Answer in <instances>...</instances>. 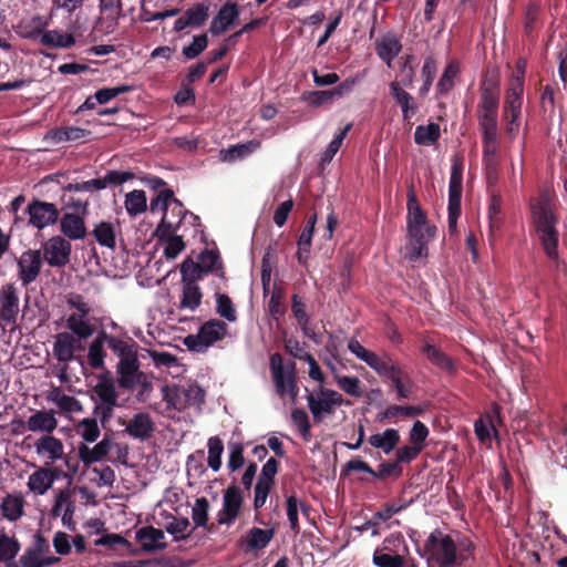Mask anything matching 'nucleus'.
<instances>
[{"instance_id": "37", "label": "nucleus", "mask_w": 567, "mask_h": 567, "mask_svg": "<svg viewBox=\"0 0 567 567\" xmlns=\"http://www.w3.org/2000/svg\"><path fill=\"white\" fill-rule=\"evenodd\" d=\"M66 328L79 338H90L95 332L94 326L85 317L72 313L66 319Z\"/></svg>"}, {"instance_id": "33", "label": "nucleus", "mask_w": 567, "mask_h": 567, "mask_svg": "<svg viewBox=\"0 0 567 567\" xmlns=\"http://www.w3.org/2000/svg\"><path fill=\"white\" fill-rule=\"evenodd\" d=\"M168 518L169 522H167L164 527L167 533L174 535V540H186L194 533L195 527H190V522L187 517L177 518L169 515Z\"/></svg>"}, {"instance_id": "51", "label": "nucleus", "mask_w": 567, "mask_h": 567, "mask_svg": "<svg viewBox=\"0 0 567 567\" xmlns=\"http://www.w3.org/2000/svg\"><path fill=\"white\" fill-rule=\"evenodd\" d=\"M163 400L166 402L168 408L177 411L186 409V404L183 400V386L178 385H165L162 388Z\"/></svg>"}, {"instance_id": "16", "label": "nucleus", "mask_w": 567, "mask_h": 567, "mask_svg": "<svg viewBox=\"0 0 567 567\" xmlns=\"http://www.w3.org/2000/svg\"><path fill=\"white\" fill-rule=\"evenodd\" d=\"M135 538L145 553L164 550L167 547L166 543L162 542L165 538L164 532L151 525L137 529Z\"/></svg>"}, {"instance_id": "9", "label": "nucleus", "mask_w": 567, "mask_h": 567, "mask_svg": "<svg viewBox=\"0 0 567 567\" xmlns=\"http://www.w3.org/2000/svg\"><path fill=\"white\" fill-rule=\"evenodd\" d=\"M42 252L37 249H28L22 252L17 261L18 277L23 287L32 284L41 272L42 269Z\"/></svg>"}, {"instance_id": "64", "label": "nucleus", "mask_w": 567, "mask_h": 567, "mask_svg": "<svg viewBox=\"0 0 567 567\" xmlns=\"http://www.w3.org/2000/svg\"><path fill=\"white\" fill-rule=\"evenodd\" d=\"M278 470L279 462L275 457L268 458V461L261 467V472L257 482L269 486H274L275 476L278 473Z\"/></svg>"}, {"instance_id": "53", "label": "nucleus", "mask_w": 567, "mask_h": 567, "mask_svg": "<svg viewBox=\"0 0 567 567\" xmlns=\"http://www.w3.org/2000/svg\"><path fill=\"white\" fill-rule=\"evenodd\" d=\"M375 550H382L383 553L391 554H409V547L401 533H394L385 537L381 548Z\"/></svg>"}, {"instance_id": "17", "label": "nucleus", "mask_w": 567, "mask_h": 567, "mask_svg": "<svg viewBox=\"0 0 567 567\" xmlns=\"http://www.w3.org/2000/svg\"><path fill=\"white\" fill-rule=\"evenodd\" d=\"M239 10L236 3L226 2L217 12L210 22L209 31L214 35H219L227 31L238 19Z\"/></svg>"}, {"instance_id": "19", "label": "nucleus", "mask_w": 567, "mask_h": 567, "mask_svg": "<svg viewBox=\"0 0 567 567\" xmlns=\"http://www.w3.org/2000/svg\"><path fill=\"white\" fill-rule=\"evenodd\" d=\"M401 50L402 44L399 38L393 33L384 34L375 42V52L378 56L385 62L389 68L392 66V61Z\"/></svg>"}, {"instance_id": "49", "label": "nucleus", "mask_w": 567, "mask_h": 567, "mask_svg": "<svg viewBox=\"0 0 567 567\" xmlns=\"http://www.w3.org/2000/svg\"><path fill=\"white\" fill-rule=\"evenodd\" d=\"M1 511L6 518L11 522L19 519L23 515V501L22 498L13 495H8L2 504Z\"/></svg>"}, {"instance_id": "38", "label": "nucleus", "mask_w": 567, "mask_h": 567, "mask_svg": "<svg viewBox=\"0 0 567 567\" xmlns=\"http://www.w3.org/2000/svg\"><path fill=\"white\" fill-rule=\"evenodd\" d=\"M40 43L47 47L66 49L75 43V39L70 33L50 30L41 34Z\"/></svg>"}, {"instance_id": "12", "label": "nucleus", "mask_w": 567, "mask_h": 567, "mask_svg": "<svg viewBox=\"0 0 567 567\" xmlns=\"http://www.w3.org/2000/svg\"><path fill=\"white\" fill-rule=\"evenodd\" d=\"M91 135L90 130L66 125L49 130L43 136V142L50 146H55L64 142H85L90 140Z\"/></svg>"}, {"instance_id": "5", "label": "nucleus", "mask_w": 567, "mask_h": 567, "mask_svg": "<svg viewBox=\"0 0 567 567\" xmlns=\"http://www.w3.org/2000/svg\"><path fill=\"white\" fill-rule=\"evenodd\" d=\"M269 365L276 388V393L280 398L288 395L295 403L299 393V386L295 374V363H291V370L286 373L281 354L275 352L270 355Z\"/></svg>"}, {"instance_id": "32", "label": "nucleus", "mask_w": 567, "mask_h": 567, "mask_svg": "<svg viewBox=\"0 0 567 567\" xmlns=\"http://www.w3.org/2000/svg\"><path fill=\"white\" fill-rule=\"evenodd\" d=\"M182 297L179 300V309H188L195 311L202 305L203 291L198 285L182 282Z\"/></svg>"}, {"instance_id": "55", "label": "nucleus", "mask_w": 567, "mask_h": 567, "mask_svg": "<svg viewBox=\"0 0 567 567\" xmlns=\"http://www.w3.org/2000/svg\"><path fill=\"white\" fill-rule=\"evenodd\" d=\"M348 349L358 359L365 362L371 369L375 365L379 360V355L375 352L367 350L357 339L352 338L348 342Z\"/></svg>"}, {"instance_id": "35", "label": "nucleus", "mask_w": 567, "mask_h": 567, "mask_svg": "<svg viewBox=\"0 0 567 567\" xmlns=\"http://www.w3.org/2000/svg\"><path fill=\"white\" fill-rule=\"evenodd\" d=\"M523 79L524 70L518 65L517 71L513 74L507 92L506 104L507 106H520L523 103Z\"/></svg>"}, {"instance_id": "50", "label": "nucleus", "mask_w": 567, "mask_h": 567, "mask_svg": "<svg viewBox=\"0 0 567 567\" xmlns=\"http://www.w3.org/2000/svg\"><path fill=\"white\" fill-rule=\"evenodd\" d=\"M131 380H132V386L123 388V389L127 390V391H132V390H134V388L136 385H140V391H138L136 398L138 401H145L146 398L150 395V393L153 390V383H152L151 379L148 378V375L145 372L141 371V369H140V370H137L136 373H133V375L131 377Z\"/></svg>"}, {"instance_id": "58", "label": "nucleus", "mask_w": 567, "mask_h": 567, "mask_svg": "<svg viewBox=\"0 0 567 567\" xmlns=\"http://www.w3.org/2000/svg\"><path fill=\"white\" fill-rule=\"evenodd\" d=\"M106 353L100 340H93L89 346L87 362L94 370L104 368Z\"/></svg>"}, {"instance_id": "20", "label": "nucleus", "mask_w": 567, "mask_h": 567, "mask_svg": "<svg viewBox=\"0 0 567 567\" xmlns=\"http://www.w3.org/2000/svg\"><path fill=\"white\" fill-rule=\"evenodd\" d=\"M60 230L71 240L83 239L86 236L84 218L78 214L65 213L60 219Z\"/></svg>"}, {"instance_id": "48", "label": "nucleus", "mask_w": 567, "mask_h": 567, "mask_svg": "<svg viewBox=\"0 0 567 567\" xmlns=\"http://www.w3.org/2000/svg\"><path fill=\"white\" fill-rule=\"evenodd\" d=\"M208 446V466L218 472L221 467V455L224 452V443L218 436H212L207 442Z\"/></svg>"}, {"instance_id": "18", "label": "nucleus", "mask_w": 567, "mask_h": 567, "mask_svg": "<svg viewBox=\"0 0 567 567\" xmlns=\"http://www.w3.org/2000/svg\"><path fill=\"white\" fill-rule=\"evenodd\" d=\"M154 423L150 414L145 412L136 413L127 423L125 431L134 439L146 441L154 432Z\"/></svg>"}, {"instance_id": "52", "label": "nucleus", "mask_w": 567, "mask_h": 567, "mask_svg": "<svg viewBox=\"0 0 567 567\" xmlns=\"http://www.w3.org/2000/svg\"><path fill=\"white\" fill-rule=\"evenodd\" d=\"M502 212V198L499 195H493L488 207V220H489V239H492L502 226V219L499 217Z\"/></svg>"}, {"instance_id": "44", "label": "nucleus", "mask_w": 567, "mask_h": 567, "mask_svg": "<svg viewBox=\"0 0 567 567\" xmlns=\"http://www.w3.org/2000/svg\"><path fill=\"white\" fill-rule=\"evenodd\" d=\"M440 138V125L430 123L427 125H419L414 132V141L417 145L430 146Z\"/></svg>"}, {"instance_id": "42", "label": "nucleus", "mask_w": 567, "mask_h": 567, "mask_svg": "<svg viewBox=\"0 0 567 567\" xmlns=\"http://www.w3.org/2000/svg\"><path fill=\"white\" fill-rule=\"evenodd\" d=\"M125 209L130 216H136L147 209L146 194L142 189H134L125 196Z\"/></svg>"}, {"instance_id": "15", "label": "nucleus", "mask_w": 567, "mask_h": 567, "mask_svg": "<svg viewBox=\"0 0 567 567\" xmlns=\"http://www.w3.org/2000/svg\"><path fill=\"white\" fill-rule=\"evenodd\" d=\"M34 447L38 455L48 458L45 465L54 464L64 457V445L60 439L53 435H42L34 443Z\"/></svg>"}, {"instance_id": "23", "label": "nucleus", "mask_w": 567, "mask_h": 567, "mask_svg": "<svg viewBox=\"0 0 567 567\" xmlns=\"http://www.w3.org/2000/svg\"><path fill=\"white\" fill-rule=\"evenodd\" d=\"M25 426L31 432H45L50 435L58 427V420L53 411L39 410L28 417Z\"/></svg>"}, {"instance_id": "60", "label": "nucleus", "mask_w": 567, "mask_h": 567, "mask_svg": "<svg viewBox=\"0 0 567 567\" xmlns=\"http://www.w3.org/2000/svg\"><path fill=\"white\" fill-rule=\"evenodd\" d=\"M183 215L179 216V219L177 221H173L168 219L167 214H164L162 217L161 223L155 229L154 235L158 238L159 241H165L169 237L175 236V231L179 227Z\"/></svg>"}, {"instance_id": "54", "label": "nucleus", "mask_w": 567, "mask_h": 567, "mask_svg": "<svg viewBox=\"0 0 567 567\" xmlns=\"http://www.w3.org/2000/svg\"><path fill=\"white\" fill-rule=\"evenodd\" d=\"M402 474V466L395 460H389L379 464L372 476L378 481H385L389 477L399 478Z\"/></svg>"}, {"instance_id": "45", "label": "nucleus", "mask_w": 567, "mask_h": 567, "mask_svg": "<svg viewBox=\"0 0 567 567\" xmlns=\"http://www.w3.org/2000/svg\"><path fill=\"white\" fill-rule=\"evenodd\" d=\"M216 312L229 322L237 320V312L230 297L226 293L219 292L217 287L215 291Z\"/></svg>"}, {"instance_id": "26", "label": "nucleus", "mask_w": 567, "mask_h": 567, "mask_svg": "<svg viewBox=\"0 0 567 567\" xmlns=\"http://www.w3.org/2000/svg\"><path fill=\"white\" fill-rule=\"evenodd\" d=\"M276 534V528L271 527L262 529L259 527L250 528L244 539L247 550H261L266 548L272 540Z\"/></svg>"}, {"instance_id": "46", "label": "nucleus", "mask_w": 567, "mask_h": 567, "mask_svg": "<svg viewBox=\"0 0 567 567\" xmlns=\"http://www.w3.org/2000/svg\"><path fill=\"white\" fill-rule=\"evenodd\" d=\"M460 74V65L457 62L452 61L445 68L439 83H437V92L440 94H445L450 90L453 89L455 83L457 82Z\"/></svg>"}, {"instance_id": "4", "label": "nucleus", "mask_w": 567, "mask_h": 567, "mask_svg": "<svg viewBox=\"0 0 567 567\" xmlns=\"http://www.w3.org/2000/svg\"><path fill=\"white\" fill-rule=\"evenodd\" d=\"M228 333V326L219 319H209L204 322L196 334H188L184 344L189 351L204 353L217 341L223 340Z\"/></svg>"}, {"instance_id": "22", "label": "nucleus", "mask_w": 567, "mask_h": 567, "mask_svg": "<svg viewBox=\"0 0 567 567\" xmlns=\"http://www.w3.org/2000/svg\"><path fill=\"white\" fill-rule=\"evenodd\" d=\"M169 202L174 203V207L172 209L173 215L176 216H185L188 212L184 209L183 204L181 200L174 197V192L168 188H163L157 193L155 198L151 200L150 209L152 213H155L157 210L163 212L164 214H167Z\"/></svg>"}, {"instance_id": "57", "label": "nucleus", "mask_w": 567, "mask_h": 567, "mask_svg": "<svg viewBox=\"0 0 567 567\" xmlns=\"http://www.w3.org/2000/svg\"><path fill=\"white\" fill-rule=\"evenodd\" d=\"M336 382L342 391L351 396L360 398L363 394L361 381L357 377L336 375Z\"/></svg>"}, {"instance_id": "14", "label": "nucleus", "mask_w": 567, "mask_h": 567, "mask_svg": "<svg viewBox=\"0 0 567 567\" xmlns=\"http://www.w3.org/2000/svg\"><path fill=\"white\" fill-rule=\"evenodd\" d=\"M73 334L68 331L60 332L55 336L53 355L60 363H63L60 373V379L62 381H66L68 363L79 359L76 355H73Z\"/></svg>"}, {"instance_id": "24", "label": "nucleus", "mask_w": 567, "mask_h": 567, "mask_svg": "<svg viewBox=\"0 0 567 567\" xmlns=\"http://www.w3.org/2000/svg\"><path fill=\"white\" fill-rule=\"evenodd\" d=\"M47 400L64 413H79L83 410L82 403L76 398L65 394L59 386H52L48 392Z\"/></svg>"}, {"instance_id": "56", "label": "nucleus", "mask_w": 567, "mask_h": 567, "mask_svg": "<svg viewBox=\"0 0 567 567\" xmlns=\"http://www.w3.org/2000/svg\"><path fill=\"white\" fill-rule=\"evenodd\" d=\"M228 462L227 467L229 472H236L245 465L244 444L240 442H230L228 444Z\"/></svg>"}, {"instance_id": "2", "label": "nucleus", "mask_w": 567, "mask_h": 567, "mask_svg": "<svg viewBox=\"0 0 567 567\" xmlns=\"http://www.w3.org/2000/svg\"><path fill=\"white\" fill-rule=\"evenodd\" d=\"M417 553L426 559L427 567L454 566L457 560V547L454 539L440 528H435L429 535Z\"/></svg>"}, {"instance_id": "27", "label": "nucleus", "mask_w": 567, "mask_h": 567, "mask_svg": "<svg viewBox=\"0 0 567 567\" xmlns=\"http://www.w3.org/2000/svg\"><path fill=\"white\" fill-rule=\"evenodd\" d=\"M308 392L307 402L308 408L312 414L313 421L320 423L323 421L324 415H330L334 413V408L330 404L329 399L324 395L317 394V390L315 392Z\"/></svg>"}, {"instance_id": "47", "label": "nucleus", "mask_w": 567, "mask_h": 567, "mask_svg": "<svg viewBox=\"0 0 567 567\" xmlns=\"http://www.w3.org/2000/svg\"><path fill=\"white\" fill-rule=\"evenodd\" d=\"M76 433L87 443L95 442L100 434V427L95 417H85L81 420L76 427Z\"/></svg>"}, {"instance_id": "30", "label": "nucleus", "mask_w": 567, "mask_h": 567, "mask_svg": "<svg viewBox=\"0 0 567 567\" xmlns=\"http://www.w3.org/2000/svg\"><path fill=\"white\" fill-rule=\"evenodd\" d=\"M209 508L210 504L206 497L196 498L195 504L192 508V519L195 528L203 527L205 530L209 533L216 530V525L213 523H208Z\"/></svg>"}, {"instance_id": "25", "label": "nucleus", "mask_w": 567, "mask_h": 567, "mask_svg": "<svg viewBox=\"0 0 567 567\" xmlns=\"http://www.w3.org/2000/svg\"><path fill=\"white\" fill-rule=\"evenodd\" d=\"M372 561L377 567H419L409 554H391L382 550H374Z\"/></svg>"}, {"instance_id": "36", "label": "nucleus", "mask_w": 567, "mask_h": 567, "mask_svg": "<svg viewBox=\"0 0 567 567\" xmlns=\"http://www.w3.org/2000/svg\"><path fill=\"white\" fill-rule=\"evenodd\" d=\"M92 235L99 245L106 248H115L116 246V228L110 221H100L92 230Z\"/></svg>"}, {"instance_id": "7", "label": "nucleus", "mask_w": 567, "mask_h": 567, "mask_svg": "<svg viewBox=\"0 0 567 567\" xmlns=\"http://www.w3.org/2000/svg\"><path fill=\"white\" fill-rule=\"evenodd\" d=\"M43 259L51 267L61 268L70 261L72 246L62 236H53L42 244Z\"/></svg>"}, {"instance_id": "31", "label": "nucleus", "mask_w": 567, "mask_h": 567, "mask_svg": "<svg viewBox=\"0 0 567 567\" xmlns=\"http://www.w3.org/2000/svg\"><path fill=\"white\" fill-rule=\"evenodd\" d=\"M421 351L426 355L427 360L437 368L449 373L455 371L453 360L436 346L426 342L422 346Z\"/></svg>"}, {"instance_id": "3", "label": "nucleus", "mask_w": 567, "mask_h": 567, "mask_svg": "<svg viewBox=\"0 0 567 567\" xmlns=\"http://www.w3.org/2000/svg\"><path fill=\"white\" fill-rule=\"evenodd\" d=\"M138 343L131 337L121 338L113 346L112 352L118 358L116 363L117 384L120 388H131L133 373L141 368L138 360Z\"/></svg>"}, {"instance_id": "40", "label": "nucleus", "mask_w": 567, "mask_h": 567, "mask_svg": "<svg viewBox=\"0 0 567 567\" xmlns=\"http://www.w3.org/2000/svg\"><path fill=\"white\" fill-rule=\"evenodd\" d=\"M49 467H39L35 470L30 476L28 481V487L31 492L43 495L45 494L51 487L52 484L50 482L49 477Z\"/></svg>"}, {"instance_id": "28", "label": "nucleus", "mask_w": 567, "mask_h": 567, "mask_svg": "<svg viewBox=\"0 0 567 567\" xmlns=\"http://www.w3.org/2000/svg\"><path fill=\"white\" fill-rule=\"evenodd\" d=\"M179 272L182 282L198 285V281L203 280L204 277L209 274V267L199 265L198 261H194L190 257H187L179 265Z\"/></svg>"}, {"instance_id": "29", "label": "nucleus", "mask_w": 567, "mask_h": 567, "mask_svg": "<svg viewBox=\"0 0 567 567\" xmlns=\"http://www.w3.org/2000/svg\"><path fill=\"white\" fill-rule=\"evenodd\" d=\"M400 433L395 429H386L383 433L373 434L368 439L369 444L390 454L400 443Z\"/></svg>"}, {"instance_id": "13", "label": "nucleus", "mask_w": 567, "mask_h": 567, "mask_svg": "<svg viewBox=\"0 0 567 567\" xmlns=\"http://www.w3.org/2000/svg\"><path fill=\"white\" fill-rule=\"evenodd\" d=\"M406 208H408V215H406L408 229L415 228V227H425L427 237L435 238L437 228L434 225H430L427 223L426 214L421 208L412 186L410 187V189L408 192Z\"/></svg>"}, {"instance_id": "21", "label": "nucleus", "mask_w": 567, "mask_h": 567, "mask_svg": "<svg viewBox=\"0 0 567 567\" xmlns=\"http://www.w3.org/2000/svg\"><path fill=\"white\" fill-rule=\"evenodd\" d=\"M112 440L104 437L94 447H89L86 444L81 443L78 447L79 458L85 466L102 461L112 449Z\"/></svg>"}, {"instance_id": "59", "label": "nucleus", "mask_w": 567, "mask_h": 567, "mask_svg": "<svg viewBox=\"0 0 567 567\" xmlns=\"http://www.w3.org/2000/svg\"><path fill=\"white\" fill-rule=\"evenodd\" d=\"M291 420L293 424L298 427L302 439L307 442L310 441L311 424L307 412L302 409H295L291 412Z\"/></svg>"}, {"instance_id": "63", "label": "nucleus", "mask_w": 567, "mask_h": 567, "mask_svg": "<svg viewBox=\"0 0 567 567\" xmlns=\"http://www.w3.org/2000/svg\"><path fill=\"white\" fill-rule=\"evenodd\" d=\"M429 434L427 426L421 421H415L409 433V442L423 450Z\"/></svg>"}, {"instance_id": "61", "label": "nucleus", "mask_w": 567, "mask_h": 567, "mask_svg": "<svg viewBox=\"0 0 567 567\" xmlns=\"http://www.w3.org/2000/svg\"><path fill=\"white\" fill-rule=\"evenodd\" d=\"M183 400L186 408L194 405L199 406L205 402V391L197 384L183 386Z\"/></svg>"}, {"instance_id": "10", "label": "nucleus", "mask_w": 567, "mask_h": 567, "mask_svg": "<svg viewBox=\"0 0 567 567\" xmlns=\"http://www.w3.org/2000/svg\"><path fill=\"white\" fill-rule=\"evenodd\" d=\"M463 163L460 158H455L451 167V176L449 184V216H461V198L463 190Z\"/></svg>"}, {"instance_id": "41", "label": "nucleus", "mask_w": 567, "mask_h": 567, "mask_svg": "<svg viewBox=\"0 0 567 567\" xmlns=\"http://www.w3.org/2000/svg\"><path fill=\"white\" fill-rule=\"evenodd\" d=\"M299 507L302 512H307L308 507L306 504L301 503L298 498L296 493H291L286 498V512L287 517L289 520L290 529L298 534L300 532V525H299Z\"/></svg>"}, {"instance_id": "8", "label": "nucleus", "mask_w": 567, "mask_h": 567, "mask_svg": "<svg viewBox=\"0 0 567 567\" xmlns=\"http://www.w3.org/2000/svg\"><path fill=\"white\" fill-rule=\"evenodd\" d=\"M29 224L41 230L59 220L60 212L55 204L34 198L27 207Z\"/></svg>"}, {"instance_id": "62", "label": "nucleus", "mask_w": 567, "mask_h": 567, "mask_svg": "<svg viewBox=\"0 0 567 567\" xmlns=\"http://www.w3.org/2000/svg\"><path fill=\"white\" fill-rule=\"evenodd\" d=\"M436 71H437V68H436V63H435L434 59L432 56H427L424 60V64H423L422 72H421L423 85L420 89V91L422 94H425L429 92V90L435 79Z\"/></svg>"}, {"instance_id": "43", "label": "nucleus", "mask_w": 567, "mask_h": 567, "mask_svg": "<svg viewBox=\"0 0 567 567\" xmlns=\"http://www.w3.org/2000/svg\"><path fill=\"white\" fill-rule=\"evenodd\" d=\"M373 370L384 379H389L390 381L394 378H399L404 375L405 371L398 363H395L391 357L384 355L380 357Z\"/></svg>"}, {"instance_id": "1", "label": "nucleus", "mask_w": 567, "mask_h": 567, "mask_svg": "<svg viewBox=\"0 0 567 567\" xmlns=\"http://www.w3.org/2000/svg\"><path fill=\"white\" fill-rule=\"evenodd\" d=\"M533 224L538 235L545 255L553 261H558L559 231L557 229L558 217L554 213V206L547 195H542L530 204Z\"/></svg>"}, {"instance_id": "11", "label": "nucleus", "mask_w": 567, "mask_h": 567, "mask_svg": "<svg viewBox=\"0 0 567 567\" xmlns=\"http://www.w3.org/2000/svg\"><path fill=\"white\" fill-rule=\"evenodd\" d=\"M19 295L13 284L2 286L0 290V322L14 326L19 316Z\"/></svg>"}, {"instance_id": "39", "label": "nucleus", "mask_w": 567, "mask_h": 567, "mask_svg": "<svg viewBox=\"0 0 567 567\" xmlns=\"http://www.w3.org/2000/svg\"><path fill=\"white\" fill-rule=\"evenodd\" d=\"M20 549L21 545L17 538L10 537L6 533L0 534V563L7 566L13 564Z\"/></svg>"}, {"instance_id": "6", "label": "nucleus", "mask_w": 567, "mask_h": 567, "mask_svg": "<svg viewBox=\"0 0 567 567\" xmlns=\"http://www.w3.org/2000/svg\"><path fill=\"white\" fill-rule=\"evenodd\" d=\"M244 499L240 487L236 484L229 485L223 493V506L217 513V525L234 524L243 509Z\"/></svg>"}, {"instance_id": "34", "label": "nucleus", "mask_w": 567, "mask_h": 567, "mask_svg": "<svg viewBox=\"0 0 567 567\" xmlns=\"http://www.w3.org/2000/svg\"><path fill=\"white\" fill-rule=\"evenodd\" d=\"M198 264L209 267V274L215 272L224 282L227 281L224 264L218 249H204L198 255Z\"/></svg>"}]
</instances>
